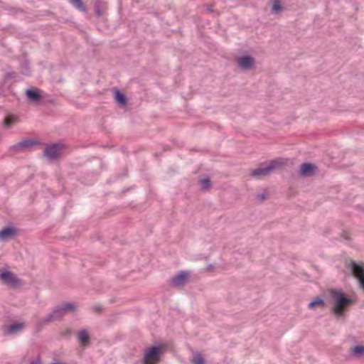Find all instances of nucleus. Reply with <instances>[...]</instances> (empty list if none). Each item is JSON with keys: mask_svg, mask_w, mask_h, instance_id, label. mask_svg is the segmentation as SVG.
<instances>
[{"mask_svg": "<svg viewBox=\"0 0 364 364\" xmlns=\"http://www.w3.org/2000/svg\"><path fill=\"white\" fill-rule=\"evenodd\" d=\"M103 307L101 304H96L92 306V310L95 313H100L102 311Z\"/></svg>", "mask_w": 364, "mask_h": 364, "instance_id": "25", "label": "nucleus"}, {"mask_svg": "<svg viewBox=\"0 0 364 364\" xmlns=\"http://www.w3.org/2000/svg\"><path fill=\"white\" fill-rule=\"evenodd\" d=\"M346 267L350 270L352 274L358 279L360 288L364 291V264L355 261H346Z\"/></svg>", "mask_w": 364, "mask_h": 364, "instance_id": "4", "label": "nucleus"}, {"mask_svg": "<svg viewBox=\"0 0 364 364\" xmlns=\"http://www.w3.org/2000/svg\"><path fill=\"white\" fill-rule=\"evenodd\" d=\"M256 198L259 201L262 202L266 199V194L264 193L258 194Z\"/></svg>", "mask_w": 364, "mask_h": 364, "instance_id": "26", "label": "nucleus"}, {"mask_svg": "<svg viewBox=\"0 0 364 364\" xmlns=\"http://www.w3.org/2000/svg\"><path fill=\"white\" fill-rule=\"evenodd\" d=\"M77 338L82 346H86L90 342V337L87 330L83 329L77 333Z\"/></svg>", "mask_w": 364, "mask_h": 364, "instance_id": "14", "label": "nucleus"}, {"mask_svg": "<svg viewBox=\"0 0 364 364\" xmlns=\"http://www.w3.org/2000/svg\"><path fill=\"white\" fill-rule=\"evenodd\" d=\"M330 296L333 301L331 312L336 318L343 317L344 316L345 309L353 303V300L348 298L340 289H331Z\"/></svg>", "mask_w": 364, "mask_h": 364, "instance_id": "2", "label": "nucleus"}, {"mask_svg": "<svg viewBox=\"0 0 364 364\" xmlns=\"http://www.w3.org/2000/svg\"><path fill=\"white\" fill-rule=\"evenodd\" d=\"M317 167L310 163H304L301 165L299 174L301 176H311L314 174Z\"/></svg>", "mask_w": 364, "mask_h": 364, "instance_id": "10", "label": "nucleus"}, {"mask_svg": "<svg viewBox=\"0 0 364 364\" xmlns=\"http://www.w3.org/2000/svg\"><path fill=\"white\" fill-rule=\"evenodd\" d=\"M14 76V73H13L7 74V77H13Z\"/></svg>", "mask_w": 364, "mask_h": 364, "instance_id": "28", "label": "nucleus"}, {"mask_svg": "<svg viewBox=\"0 0 364 364\" xmlns=\"http://www.w3.org/2000/svg\"><path fill=\"white\" fill-rule=\"evenodd\" d=\"M36 142L31 139H26L23 140L22 141H20L14 145H13L11 147V149L14 151H20V150H24L28 148L31 147L32 146L35 145Z\"/></svg>", "mask_w": 364, "mask_h": 364, "instance_id": "12", "label": "nucleus"}, {"mask_svg": "<svg viewBox=\"0 0 364 364\" xmlns=\"http://www.w3.org/2000/svg\"><path fill=\"white\" fill-rule=\"evenodd\" d=\"M162 350L161 346H152L144 353V364H156L159 360V354Z\"/></svg>", "mask_w": 364, "mask_h": 364, "instance_id": "5", "label": "nucleus"}, {"mask_svg": "<svg viewBox=\"0 0 364 364\" xmlns=\"http://www.w3.org/2000/svg\"><path fill=\"white\" fill-rule=\"evenodd\" d=\"M15 118L12 116H7L4 121V127L6 128H9L14 122Z\"/></svg>", "mask_w": 364, "mask_h": 364, "instance_id": "23", "label": "nucleus"}, {"mask_svg": "<svg viewBox=\"0 0 364 364\" xmlns=\"http://www.w3.org/2000/svg\"><path fill=\"white\" fill-rule=\"evenodd\" d=\"M200 183L203 189H207L210 186V180L208 178H203L200 181Z\"/></svg>", "mask_w": 364, "mask_h": 364, "instance_id": "24", "label": "nucleus"}, {"mask_svg": "<svg viewBox=\"0 0 364 364\" xmlns=\"http://www.w3.org/2000/svg\"><path fill=\"white\" fill-rule=\"evenodd\" d=\"M237 63L242 70H249L252 68L255 63V59L248 55L242 56L237 58Z\"/></svg>", "mask_w": 364, "mask_h": 364, "instance_id": "8", "label": "nucleus"}, {"mask_svg": "<svg viewBox=\"0 0 364 364\" xmlns=\"http://www.w3.org/2000/svg\"><path fill=\"white\" fill-rule=\"evenodd\" d=\"M283 165V163L279 160H274L270 164L264 167H259L251 171L250 176L253 178L260 179L269 175L272 171L278 168Z\"/></svg>", "mask_w": 364, "mask_h": 364, "instance_id": "3", "label": "nucleus"}, {"mask_svg": "<svg viewBox=\"0 0 364 364\" xmlns=\"http://www.w3.org/2000/svg\"><path fill=\"white\" fill-rule=\"evenodd\" d=\"M16 229L13 227H6L0 230V241H7L16 234Z\"/></svg>", "mask_w": 364, "mask_h": 364, "instance_id": "11", "label": "nucleus"}, {"mask_svg": "<svg viewBox=\"0 0 364 364\" xmlns=\"http://www.w3.org/2000/svg\"><path fill=\"white\" fill-rule=\"evenodd\" d=\"M283 11V7L281 6L279 1H274L272 6V13L279 14Z\"/></svg>", "mask_w": 364, "mask_h": 364, "instance_id": "21", "label": "nucleus"}, {"mask_svg": "<svg viewBox=\"0 0 364 364\" xmlns=\"http://www.w3.org/2000/svg\"><path fill=\"white\" fill-rule=\"evenodd\" d=\"M26 95L28 99L33 102H38L42 96L37 89H28L26 91Z\"/></svg>", "mask_w": 364, "mask_h": 364, "instance_id": "13", "label": "nucleus"}, {"mask_svg": "<svg viewBox=\"0 0 364 364\" xmlns=\"http://www.w3.org/2000/svg\"><path fill=\"white\" fill-rule=\"evenodd\" d=\"M25 327L24 323H15L7 328V333L15 334L21 331Z\"/></svg>", "mask_w": 364, "mask_h": 364, "instance_id": "15", "label": "nucleus"}, {"mask_svg": "<svg viewBox=\"0 0 364 364\" xmlns=\"http://www.w3.org/2000/svg\"><path fill=\"white\" fill-rule=\"evenodd\" d=\"M71 4L81 11H85L86 7L84 5L82 0H70Z\"/></svg>", "mask_w": 364, "mask_h": 364, "instance_id": "20", "label": "nucleus"}, {"mask_svg": "<svg viewBox=\"0 0 364 364\" xmlns=\"http://www.w3.org/2000/svg\"><path fill=\"white\" fill-rule=\"evenodd\" d=\"M0 279L6 284L13 287H17L20 281L12 272L5 270L0 274Z\"/></svg>", "mask_w": 364, "mask_h": 364, "instance_id": "7", "label": "nucleus"}, {"mask_svg": "<svg viewBox=\"0 0 364 364\" xmlns=\"http://www.w3.org/2000/svg\"><path fill=\"white\" fill-rule=\"evenodd\" d=\"M351 353L355 356L364 355V346H356L352 348Z\"/></svg>", "mask_w": 364, "mask_h": 364, "instance_id": "18", "label": "nucleus"}, {"mask_svg": "<svg viewBox=\"0 0 364 364\" xmlns=\"http://www.w3.org/2000/svg\"><path fill=\"white\" fill-rule=\"evenodd\" d=\"M114 94L116 102L122 106H125L127 105L126 96L118 90H115Z\"/></svg>", "mask_w": 364, "mask_h": 364, "instance_id": "16", "label": "nucleus"}, {"mask_svg": "<svg viewBox=\"0 0 364 364\" xmlns=\"http://www.w3.org/2000/svg\"><path fill=\"white\" fill-rule=\"evenodd\" d=\"M342 237H343L346 240H350L349 235H348V233H347V232H344V233L342 235Z\"/></svg>", "mask_w": 364, "mask_h": 364, "instance_id": "27", "label": "nucleus"}, {"mask_svg": "<svg viewBox=\"0 0 364 364\" xmlns=\"http://www.w3.org/2000/svg\"><path fill=\"white\" fill-rule=\"evenodd\" d=\"M72 332L71 329H67L65 332V334H70Z\"/></svg>", "mask_w": 364, "mask_h": 364, "instance_id": "29", "label": "nucleus"}, {"mask_svg": "<svg viewBox=\"0 0 364 364\" xmlns=\"http://www.w3.org/2000/svg\"><path fill=\"white\" fill-rule=\"evenodd\" d=\"M76 309L77 306L73 303H63L56 306L50 314L37 323L36 328L38 330H41L51 322L62 320L68 312H74Z\"/></svg>", "mask_w": 364, "mask_h": 364, "instance_id": "1", "label": "nucleus"}, {"mask_svg": "<svg viewBox=\"0 0 364 364\" xmlns=\"http://www.w3.org/2000/svg\"><path fill=\"white\" fill-rule=\"evenodd\" d=\"M21 70L23 75H28L30 74L29 65L27 62H23L21 64Z\"/></svg>", "mask_w": 364, "mask_h": 364, "instance_id": "22", "label": "nucleus"}, {"mask_svg": "<svg viewBox=\"0 0 364 364\" xmlns=\"http://www.w3.org/2000/svg\"><path fill=\"white\" fill-rule=\"evenodd\" d=\"M97 15L98 16H100L101 15V11L100 10L97 11Z\"/></svg>", "mask_w": 364, "mask_h": 364, "instance_id": "30", "label": "nucleus"}, {"mask_svg": "<svg viewBox=\"0 0 364 364\" xmlns=\"http://www.w3.org/2000/svg\"><path fill=\"white\" fill-rule=\"evenodd\" d=\"M31 364H41V363L38 362H32Z\"/></svg>", "mask_w": 364, "mask_h": 364, "instance_id": "31", "label": "nucleus"}, {"mask_svg": "<svg viewBox=\"0 0 364 364\" xmlns=\"http://www.w3.org/2000/svg\"><path fill=\"white\" fill-rule=\"evenodd\" d=\"M325 306V303L323 299L320 298H316L314 301H311L309 304V309H315L317 307L323 308Z\"/></svg>", "mask_w": 364, "mask_h": 364, "instance_id": "17", "label": "nucleus"}, {"mask_svg": "<svg viewBox=\"0 0 364 364\" xmlns=\"http://www.w3.org/2000/svg\"><path fill=\"white\" fill-rule=\"evenodd\" d=\"M191 363L192 364H205L204 358L198 353H195L193 354V358L191 360Z\"/></svg>", "mask_w": 364, "mask_h": 364, "instance_id": "19", "label": "nucleus"}, {"mask_svg": "<svg viewBox=\"0 0 364 364\" xmlns=\"http://www.w3.org/2000/svg\"><path fill=\"white\" fill-rule=\"evenodd\" d=\"M188 273L185 271H181L178 274L171 278L169 284L172 287H179L184 285L188 277Z\"/></svg>", "mask_w": 364, "mask_h": 364, "instance_id": "6", "label": "nucleus"}, {"mask_svg": "<svg viewBox=\"0 0 364 364\" xmlns=\"http://www.w3.org/2000/svg\"><path fill=\"white\" fill-rule=\"evenodd\" d=\"M61 148L58 144L48 146L44 151V155L50 160L56 159L60 155Z\"/></svg>", "mask_w": 364, "mask_h": 364, "instance_id": "9", "label": "nucleus"}]
</instances>
